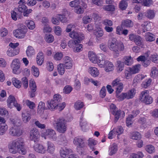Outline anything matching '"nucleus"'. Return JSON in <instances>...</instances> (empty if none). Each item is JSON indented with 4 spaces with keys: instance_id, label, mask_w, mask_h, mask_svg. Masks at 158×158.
<instances>
[{
    "instance_id": "b1692460",
    "label": "nucleus",
    "mask_w": 158,
    "mask_h": 158,
    "mask_svg": "<svg viewBox=\"0 0 158 158\" xmlns=\"http://www.w3.org/2000/svg\"><path fill=\"white\" fill-rule=\"evenodd\" d=\"M104 68L106 72H109L112 71L114 69V66L112 62L107 60L106 62Z\"/></svg>"
},
{
    "instance_id": "a878e982",
    "label": "nucleus",
    "mask_w": 158,
    "mask_h": 158,
    "mask_svg": "<svg viewBox=\"0 0 158 158\" xmlns=\"http://www.w3.org/2000/svg\"><path fill=\"white\" fill-rule=\"evenodd\" d=\"M48 103L47 106L49 109L52 110H54L56 109L57 103L52 100V99L50 101H48Z\"/></svg>"
},
{
    "instance_id": "f704fd0d",
    "label": "nucleus",
    "mask_w": 158,
    "mask_h": 158,
    "mask_svg": "<svg viewBox=\"0 0 158 158\" xmlns=\"http://www.w3.org/2000/svg\"><path fill=\"white\" fill-rule=\"evenodd\" d=\"M26 24L29 29H33L35 27L34 22L31 20H27L25 22Z\"/></svg>"
},
{
    "instance_id": "338daca9",
    "label": "nucleus",
    "mask_w": 158,
    "mask_h": 158,
    "mask_svg": "<svg viewBox=\"0 0 158 158\" xmlns=\"http://www.w3.org/2000/svg\"><path fill=\"white\" fill-rule=\"evenodd\" d=\"M72 88L70 86L66 85L63 89V92L66 94L70 93L72 90Z\"/></svg>"
},
{
    "instance_id": "a211bd4d",
    "label": "nucleus",
    "mask_w": 158,
    "mask_h": 158,
    "mask_svg": "<svg viewBox=\"0 0 158 158\" xmlns=\"http://www.w3.org/2000/svg\"><path fill=\"white\" fill-rule=\"evenodd\" d=\"M90 60L92 63L96 64L98 62V59L94 53L92 51H89L88 54Z\"/></svg>"
},
{
    "instance_id": "2eb2a0df",
    "label": "nucleus",
    "mask_w": 158,
    "mask_h": 158,
    "mask_svg": "<svg viewBox=\"0 0 158 158\" xmlns=\"http://www.w3.org/2000/svg\"><path fill=\"white\" fill-rule=\"evenodd\" d=\"M112 113L114 116V121L115 123H116L118 120L121 114H122L123 117L124 116V112L121 110H118V109L113 112Z\"/></svg>"
},
{
    "instance_id": "c756f323",
    "label": "nucleus",
    "mask_w": 158,
    "mask_h": 158,
    "mask_svg": "<svg viewBox=\"0 0 158 158\" xmlns=\"http://www.w3.org/2000/svg\"><path fill=\"white\" fill-rule=\"evenodd\" d=\"M151 71L150 76L152 77L155 78L158 77V69L157 68L153 67Z\"/></svg>"
},
{
    "instance_id": "473e14b6",
    "label": "nucleus",
    "mask_w": 158,
    "mask_h": 158,
    "mask_svg": "<svg viewBox=\"0 0 158 158\" xmlns=\"http://www.w3.org/2000/svg\"><path fill=\"white\" fill-rule=\"evenodd\" d=\"M97 142L94 139L89 138L88 140V145L90 148L92 150H95V148L94 146L97 144Z\"/></svg>"
},
{
    "instance_id": "423d86ee",
    "label": "nucleus",
    "mask_w": 158,
    "mask_h": 158,
    "mask_svg": "<svg viewBox=\"0 0 158 158\" xmlns=\"http://www.w3.org/2000/svg\"><path fill=\"white\" fill-rule=\"evenodd\" d=\"M27 31V29L26 27L25 26H23L22 27L14 30L13 31V34L16 38L22 39L25 37Z\"/></svg>"
},
{
    "instance_id": "f03ea898",
    "label": "nucleus",
    "mask_w": 158,
    "mask_h": 158,
    "mask_svg": "<svg viewBox=\"0 0 158 158\" xmlns=\"http://www.w3.org/2000/svg\"><path fill=\"white\" fill-rule=\"evenodd\" d=\"M66 121L64 118L61 117L58 118L57 120H55L53 124L56 127L57 130L60 133H64L66 130Z\"/></svg>"
},
{
    "instance_id": "58836bf2",
    "label": "nucleus",
    "mask_w": 158,
    "mask_h": 158,
    "mask_svg": "<svg viewBox=\"0 0 158 158\" xmlns=\"http://www.w3.org/2000/svg\"><path fill=\"white\" fill-rule=\"evenodd\" d=\"M117 71L118 72H121L123 69L124 66V62L120 60H118L117 61Z\"/></svg>"
},
{
    "instance_id": "4468645a",
    "label": "nucleus",
    "mask_w": 158,
    "mask_h": 158,
    "mask_svg": "<svg viewBox=\"0 0 158 158\" xmlns=\"http://www.w3.org/2000/svg\"><path fill=\"white\" fill-rule=\"evenodd\" d=\"M72 152V150L65 147L61 148L60 150V154L62 158H66L67 156Z\"/></svg>"
},
{
    "instance_id": "864d4df0",
    "label": "nucleus",
    "mask_w": 158,
    "mask_h": 158,
    "mask_svg": "<svg viewBox=\"0 0 158 158\" xmlns=\"http://www.w3.org/2000/svg\"><path fill=\"white\" fill-rule=\"evenodd\" d=\"M12 123L15 125V127H19L21 125V121L20 119L15 118L11 120Z\"/></svg>"
},
{
    "instance_id": "69168bd1",
    "label": "nucleus",
    "mask_w": 158,
    "mask_h": 158,
    "mask_svg": "<svg viewBox=\"0 0 158 158\" xmlns=\"http://www.w3.org/2000/svg\"><path fill=\"white\" fill-rule=\"evenodd\" d=\"M83 45L81 44L77 45L73 48V51L75 52H79L82 50Z\"/></svg>"
},
{
    "instance_id": "ea45409f",
    "label": "nucleus",
    "mask_w": 158,
    "mask_h": 158,
    "mask_svg": "<svg viewBox=\"0 0 158 158\" xmlns=\"http://www.w3.org/2000/svg\"><path fill=\"white\" fill-rule=\"evenodd\" d=\"M12 82L16 87L18 88H20L22 83L19 80L15 78H13L12 79Z\"/></svg>"
},
{
    "instance_id": "dca6fc26",
    "label": "nucleus",
    "mask_w": 158,
    "mask_h": 158,
    "mask_svg": "<svg viewBox=\"0 0 158 158\" xmlns=\"http://www.w3.org/2000/svg\"><path fill=\"white\" fill-rule=\"evenodd\" d=\"M88 71L91 75L94 77L98 76L99 74V70L95 67H90L89 68Z\"/></svg>"
},
{
    "instance_id": "c9c22d12",
    "label": "nucleus",
    "mask_w": 158,
    "mask_h": 158,
    "mask_svg": "<svg viewBox=\"0 0 158 158\" xmlns=\"http://www.w3.org/2000/svg\"><path fill=\"white\" fill-rule=\"evenodd\" d=\"M124 63L127 65H131L133 63V59L131 56H125L124 57Z\"/></svg>"
},
{
    "instance_id": "6ab92c4d",
    "label": "nucleus",
    "mask_w": 158,
    "mask_h": 158,
    "mask_svg": "<svg viewBox=\"0 0 158 158\" xmlns=\"http://www.w3.org/2000/svg\"><path fill=\"white\" fill-rule=\"evenodd\" d=\"M73 143L77 147L83 148L84 146V142L83 139L77 137L75 138L73 140Z\"/></svg>"
},
{
    "instance_id": "a18cd8bd",
    "label": "nucleus",
    "mask_w": 158,
    "mask_h": 158,
    "mask_svg": "<svg viewBox=\"0 0 158 158\" xmlns=\"http://www.w3.org/2000/svg\"><path fill=\"white\" fill-rule=\"evenodd\" d=\"M80 3L79 0H74L70 2L69 5L71 7L76 8L80 5Z\"/></svg>"
},
{
    "instance_id": "774afa93",
    "label": "nucleus",
    "mask_w": 158,
    "mask_h": 158,
    "mask_svg": "<svg viewBox=\"0 0 158 158\" xmlns=\"http://www.w3.org/2000/svg\"><path fill=\"white\" fill-rule=\"evenodd\" d=\"M26 103L27 106L30 109H33L35 107V104L33 102H31L28 100L26 101Z\"/></svg>"
},
{
    "instance_id": "72a5a7b5",
    "label": "nucleus",
    "mask_w": 158,
    "mask_h": 158,
    "mask_svg": "<svg viewBox=\"0 0 158 158\" xmlns=\"http://www.w3.org/2000/svg\"><path fill=\"white\" fill-rule=\"evenodd\" d=\"M150 23H148L147 22H144L141 25L142 29L143 32L144 33L146 31L149 30L151 28L150 27Z\"/></svg>"
},
{
    "instance_id": "0e129e2a",
    "label": "nucleus",
    "mask_w": 158,
    "mask_h": 158,
    "mask_svg": "<svg viewBox=\"0 0 158 158\" xmlns=\"http://www.w3.org/2000/svg\"><path fill=\"white\" fill-rule=\"evenodd\" d=\"M103 8L106 10L113 11L114 10V6L113 5H108L103 6Z\"/></svg>"
},
{
    "instance_id": "aec40b11",
    "label": "nucleus",
    "mask_w": 158,
    "mask_h": 158,
    "mask_svg": "<svg viewBox=\"0 0 158 158\" xmlns=\"http://www.w3.org/2000/svg\"><path fill=\"white\" fill-rule=\"evenodd\" d=\"M8 149L9 152L13 154H15L18 152H19V150L15 145L14 144L12 141L11 142L9 143Z\"/></svg>"
},
{
    "instance_id": "e433bc0d",
    "label": "nucleus",
    "mask_w": 158,
    "mask_h": 158,
    "mask_svg": "<svg viewBox=\"0 0 158 158\" xmlns=\"http://www.w3.org/2000/svg\"><path fill=\"white\" fill-rule=\"evenodd\" d=\"M144 156L143 153L141 152H138L137 153H132L129 158H142Z\"/></svg>"
},
{
    "instance_id": "5fc2aeb1",
    "label": "nucleus",
    "mask_w": 158,
    "mask_h": 158,
    "mask_svg": "<svg viewBox=\"0 0 158 158\" xmlns=\"http://www.w3.org/2000/svg\"><path fill=\"white\" fill-rule=\"evenodd\" d=\"M84 38V34L81 32H79L78 35L77 36L75 41H77V43H80V42Z\"/></svg>"
},
{
    "instance_id": "e2e57ef3",
    "label": "nucleus",
    "mask_w": 158,
    "mask_h": 158,
    "mask_svg": "<svg viewBox=\"0 0 158 158\" xmlns=\"http://www.w3.org/2000/svg\"><path fill=\"white\" fill-rule=\"evenodd\" d=\"M80 125L81 128L82 130L83 131H85L87 129V123L86 122H83V120L81 118L80 121Z\"/></svg>"
},
{
    "instance_id": "2f4dec72",
    "label": "nucleus",
    "mask_w": 158,
    "mask_h": 158,
    "mask_svg": "<svg viewBox=\"0 0 158 158\" xmlns=\"http://www.w3.org/2000/svg\"><path fill=\"white\" fill-rule=\"evenodd\" d=\"M8 127L5 123H0V135H3L7 130Z\"/></svg>"
},
{
    "instance_id": "f257e3e1",
    "label": "nucleus",
    "mask_w": 158,
    "mask_h": 158,
    "mask_svg": "<svg viewBox=\"0 0 158 158\" xmlns=\"http://www.w3.org/2000/svg\"><path fill=\"white\" fill-rule=\"evenodd\" d=\"M108 45L109 49L114 52L115 56L116 57L118 56L119 52L123 51L124 49V46L123 42L118 41L116 38L114 37L109 39Z\"/></svg>"
},
{
    "instance_id": "c85d7f7f",
    "label": "nucleus",
    "mask_w": 158,
    "mask_h": 158,
    "mask_svg": "<svg viewBox=\"0 0 158 158\" xmlns=\"http://www.w3.org/2000/svg\"><path fill=\"white\" fill-rule=\"evenodd\" d=\"M133 25V23L129 19L123 20L122 22L121 26L122 27H132Z\"/></svg>"
},
{
    "instance_id": "4be33fe9",
    "label": "nucleus",
    "mask_w": 158,
    "mask_h": 158,
    "mask_svg": "<svg viewBox=\"0 0 158 158\" xmlns=\"http://www.w3.org/2000/svg\"><path fill=\"white\" fill-rule=\"evenodd\" d=\"M118 150V146L116 144H112L109 148V154L112 156L115 154Z\"/></svg>"
},
{
    "instance_id": "603ef678",
    "label": "nucleus",
    "mask_w": 158,
    "mask_h": 158,
    "mask_svg": "<svg viewBox=\"0 0 158 158\" xmlns=\"http://www.w3.org/2000/svg\"><path fill=\"white\" fill-rule=\"evenodd\" d=\"M145 15L148 18L152 19L155 16V13L153 10H149L147 11Z\"/></svg>"
},
{
    "instance_id": "cd10ccee",
    "label": "nucleus",
    "mask_w": 158,
    "mask_h": 158,
    "mask_svg": "<svg viewBox=\"0 0 158 158\" xmlns=\"http://www.w3.org/2000/svg\"><path fill=\"white\" fill-rule=\"evenodd\" d=\"M145 38L147 41L152 42L155 39V36L153 34L150 32H147L145 34Z\"/></svg>"
},
{
    "instance_id": "1a4fd4ad",
    "label": "nucleus",
    "mask_w": 158,
    "mask_h": 158,
    "mask_svg": "<svg viewBox=\"0 0 158 158\" xmlns=\"http://www.w3.org/2000/svg\"><path fill=\"white\" fill-rule=\"evenodd\" d=\"M39 132L36 128L32 129L30 133V138L31 141L37 142L39 141Z\"/></svg>"
},
{
    "instance_id": "9d476101",
    "label": "nucleus",
    "mask_w": 158,
    "mask_h": 158,
    "mask_svg": "<svg viewBox=\"0 0 158 158\" xmlns=\"http://www.w3.org/2000/svg\"><path fill=\"white\" fill-rule=\"evenodd\" d=\"M44 138H49L53 140L56 139V136L54 130L52 129H47L44 132Z\"/></svg>"
},
{
    "instance_id": "37998d69",
    "label": "nucleus",
    "mask_w": 158,
    "mask_h": 158,
    "mask_svg": "<svg viewBox=\"0 0 158 158\" xmlns=\"http://www.w3.org/2000/svg\"><path fill=\"white\" fill-rule=\"evenodd\" d=\"M44 38L46 41L48 43L52 42L54 40V37L51 34L46 35Z\"/></svg>"
},
{
    "instance_id": "6e6d98bb",
    "label": "nucleus",
    "mask_w": 158,
    "mask_h": 158,
    "mask_svg": "<svg viewBox=\"0 0 158 158\" xmlns=\"http://www.w3.org/2000/svg\"><path fill=\"white\" fill-rule=\"evenodd\" d=\"M63 57V54L61 52H58L55 53L53 57L56 60H61Z\"/></svg>"
},
{
    "instance_id": "393cba45",
    "label": "nucleus",
    "mask_w": 158,
    "mask_h": 158,
    "mask_svg": "<svg viewBox=\"0 0 158 158\" xmlns=\"http://www.w3.org/2000/svg\"><path fill=\"white\" fill-rule=\"evenodd\" d=\"M19 52V49H14L12 48H9L7 51V55L9 56H13L17 55Z\"/></svg>"
},
{
    "instance_id": "ddd939ff",
    "label": "nucleus",
    "mask_w": 158,
    "mask_h": 158,
    "mask_svg": "<svg viewBox=\"0 0 158 158\" xmlns=\"http://www.w3.org/2000/svg\"><path fill=\"white\" fill-rule=\"evenodd\" d=\"M34 148L35 150L38 153L44 154L46 152L45 148L42 144H35L34 146Z\"/></svg>"
},
{
    "instance_id": "de8ad7c7",
    "label": "nucleus",
    "mask_w": 158,
    "mask_h": 158,
    "mask_svg": "<svg viewBox=\"0 0 158 158\" xmlns=\"http://www.w3.org/2000/svg\"><path fill=\"white\" fill-rule=\"evenodd\" d=\"M29 86L31 90L33 92H35L36 90V86L35 82L33 80L29 81Z\"/></svg>"
},
{
    "instance_id": "412c9836",
    "label": "nucleus",
    "mask_w": 158,
    "mask_h": 158,
    "mask_svg": "<svg viewBox=\"0 0 158 158\" xmlns=\"http://www.w3.org/2000/svg\"><path fill=\"white\" fill-rule=\"evenodd\" d=\"M44 60L43 53L41 52H39L36 58L37 64L39 65H41L44 62Z\"/></svg>"
},
{
    "instance_id": "6e6552de",
    "label": "nucleus",
    "mask_w": 158,
    "mask_h": 158,
    "mask_svg": "<svg viewBox=\"0 0 158 158\" xmlns=\"http://www.w3.org/2000/svg\"><path fill=\"white\" fill-rule=\"evenodd\" d=\"M23 133V130L19 127L14 126L11 128L9 130V134L14 136H19Z\"/></svg>"
},
{
    "instance_id": "39448f33",
    "label": "nucleus",
    "mask_w": 158,
    "mask_h": 158,
    "mask_svg": "<svg viewBox=\"0 0 158 158\" xmlns=\"http://www.w3.org/2000/svg\"><path fill=\"white\" fill-rule=\"evenodd\" d=\"M129 39L134 41L136 45L141 47L143 45V38L139 35L131 33L129 35Z\"/></svg>"
},
{
    "instance_id": "c03bdc74",
    "label": "nucleus",
    "mask_w": 158,
    "mask_h": 158,
    "mask_svg": "<svg viewBox=\"0 0 158 158\" xmlns=\"http://www.w3.org/2000/svg\"><path fill=\"white\" fill-rule=\"evenodd\" d=\"M119 7L120 9L123 10H125L127 8V3L126 0L121 1L119 4Z\"/></svg>"
},
{
    "instance_id": "f8f14e48",
    "label": "nucleus",
    "mask_w": 158,
    "mask_h": 158,
    "mask_svg": "<svg viewBox=\"0 0 158 158\" xmlns=\"http://www.w3.org/2000/svg\"><path fill=\"white\" fill-rule=\"evenodd\" d=\"M31 118V114L29 111H25L22 113V119L24 123H27Z\"/></svg>"
},
{
    "instance_id": "13d9d810",
    "label": "nucleus",
    "mask_w": 158,
    "mask_h": 158,
    "mask_svg": "<svg viewBox=\"0 0 158 158\" xmlns=\"http://www.w3.org/2000/svg\"><path fill=\"white\" fill-rule=\"evenodd\" d=\"M53 101L57 103L61 101L62 98L60 95L59 94H56L54 95L53 99H52Z\"/></svg>"
},
{
    "instance_id": "4d7b16f0",
    "label": "nucleus",
    "mask_w": 158,
    "mask_h": 158,
    "mask_svg": "<svg viewBox=\"0 0 158 158\" xmlns=\"http://www.w3.org/2000/svg\"><path fill=\"white\" fill-rule=\"evenodd\" d=\"M121 83L120 78H118L114 79L112 81V86L113 88H114V87H116L117 85H119H119H120V84Z\"/></svg>"
},
{
    "instance_id": "5701e85b",
    "label": "nucleus",
    "mask_w": 158,
    "mask_h": 158,
    "mask_svg": "<svg viewBox=\"0 0 158 158\" xmlns=\"http://www.w3.org/2000/svg\"><path fill=\"white\" fill-rule=\"evenodd\" d=\"M47 151L50 153L52 154L55 150V147L54 144L50 141H48L47 143Z\"/></svg>"
},
{
    "instance_id": "0eeeda50",
    "label": "nucleus",
    "mask_w": 158,
    "mask_h": 158,
    "mask_svg": "<svg viewBox=\"0 0 158 158\" xmlns=\"http://www.w3.org/2000/svg\"><path fill=\"white\" fill-rule=\"evenodd\" d=\"M11 67L14 73L18 74L20 73V62L18 59H15L13 60Z\"/></svg>"
},
{
    "instance_id": "bb28decb",
    "label": "nucleus",
    "mask_w": 158,
    "mask_h": 158,
    "mask_svg": "<svg viewBox=\"0 0 158 158\" xmlns=\"http://www.w3.org/2000/svg\"><path fill=\"white\" fill-rule=\"evenodd\" d=\"M130 138L134 140H139L141 138V135L139 133L136 131L132 132L130 133Z\"/></svg>"
},
{
    "instance_id": "680f3d73",
    "label": "nucleus",
    "mask_w": 158,
    "mask_h": 158,
    "mask_svg": "<svg viewBox=\"0 0 158 158\" xmlns=\"http://www.w3.org/2000/svg\"><path fill=\"white\" fill-rule=\"evenodd\" d=\"M22 83L23 85V87L25 88H27L28 86V80L26 77H24L22 78Z\"/></svg>"
},
{
    "instance_id": "a19ab883",
    "label": "nucleus",
    "mask_w": 158,
    "mask_h": 158,
    "mask_svg": "<svg viewBox=\"0 0 158 158\" xmlns=\"http://www.w3.org/2000/svg\"><path fill=\"white\" fill-rule=\"evenodd\" d=\"M83 106V103L80 101H78L75 103L74 107L76 110H77L82 108Z\"/></svg>"
},
{
    "instance_id": "20e7f679",
    "label": "nucleus",
    "mask_w": 158,
    "mask_h": 158,
    "mask_svg": "<svg viewBox=\"0 0 158 158\" xmlns=\"http://www.w3.org/2000/svg\"><path fill=\"white\" fill-rule=\"evenodd\" d=\"M135 94V90L134 89H132L127 93H123L120 95H117V98H118L120 101H122L125 98L131 99L134 97Z\"/></svg>"
},
{
    "instance_id": "7ed1b4c3",
    "label": "nucleus",
    "mask_w": 158,
    "mask_h": 158,
    "mask_svg": "<svg viewBox=\"0 0 158 158\" xmlns=\"http://www.w3.org/2000/svg\"><path fill=\"white\" fill-rule=\"evenodd\" d=\"M12 142L19 150V153L23 155L26 153V151L24 148L23 141L22 139H18L13 141Z\"/></svg>"
},
{
    "instance_id": "49530a36",
    "label": "nucleus",
    "mask_w": 158,
    "mask_h": 158,
    "mask_svg": "<svg viewBox=\"0 0 158 158\" xmlns=\"http://www.w3.org/2000/svg\"><path fill=\"white\" fill-rule=\"evenodd\" d=\"M146 151L149 153H153L155 152V149L152 145H147L146 147Z\"/></svg>"
},
{
    "instance_id": "f3484780",
    "label": "nucleus",
    "mask_w": 158,
    "mask_h": 158,
    "mask_svg": "<svg viewBox=\"0 0 158 158\" xmlns=\"http://www.w3.org/2000/svg\"><path fill=\"white\" fill-rule=\"evenodd\" d=\"M7 101V106L10 109L13 107L14 103L17 102L14 97L11 95L9 96Z\"/></svg>"
},
{
    "instance_id": "9b49d317",
    "label": "nucleus",
    "mask_w": 158,
    "mask_h": 158,
    "mask_svg": "<svg viewBox=\"0 0 158 158\" xmlns=\"http://www.w3.org/2000/svg\"><path fill=\"white\" fill-rule=\"evenodd\" d=\"M149 91L148 90H145L141 92L139 97L140 100L143 103H149L146 99L147 98H149V100L151 101V97L149 95Z\"/></svg>"
},
{
    "instance_id": "bf43d9fd",
    "label": "nucleus",
    "mask_w": 158,
    "mask_h": 158,
    "mask_svg": "<svg viewBox=\"0 0 158 158\" xmlns=\"http://www.w3.org/2000/svg\"><path fill=\"white\" fill-rule=\"evenodd\" d=\"M107 61V60L102 59L101 60L100 59H99L98 60V62L97 63L98 64V65L100 68H104L106 62Z\"/></svg>"
},
{
    "instance_id": "052dcab7",
    "label": "nucleus",
    "mask_w": 158,
    "mask_h": 158,
    "mask_svg": "<svg viewBox=\"0 0 158 158\" xmlns=\"http://www.w3.org/2000/svg\"><path fill=\"white\" fill-rule=\"evenodd\" d=\"M92 20V18H91V16H85L82 19L83 23L85 24H87L88 23L90 22Z\"/></svg>"
},
{
    "instance_id": "8fccbe9b",
    "label": "nucleus",
    "mask_w": 158,
    "mask_h": 158,
    "mask_svg": "<svg viewBox=\"0 0 158 158\" xmlns=\"http://www.w3.org/2000/svg\"><path fill=\"white\" fill-rule=\"evenodd\" d=\"M64 67L62 64H60L58 66L57 70L59 73L62 75L64 74L65 71Z\"/></svg>"
},
{
    "instance_id": "4c0bfd02",
    "label": "nucleus",
    "mask_w": 158,
    "mask_h": 158,
    "mask_svg": "<svg viewBox=\"0 0 158 158\" xmlns=\"http://www.w3.org/2000/svg\"><path fill=\"white\" fill-rule=\"evenodd\" d=\"M26 52L28 56H30L35 54V51L32 47L29 46L27 48Z\"/></svg>"
},
{
    "instance_id": "7c9ffc66",
    "label": "nucleus",
    "mask_w": 158,
    "mask_h": 158,
    "mask_svg": "<svg viewBox=\"0 0 158 158\" xmlns=\"http://www.w3.org/2000/svg\"><path fill=\"white\" fill-rule=\"evenodd\" d=\"M141 65L137 64L133 66L132 68H130L129 70L133 74H135L138 73L140 70Z\"/></svg>"
},
{
    "instance_id": "79ce46f5",
    "label": "nucleus",
    "mask_w": 158,
    "mask_h": 158,
    "mask_svg": "<svg viewBox=\"0 0 158 158\" xmlns=\"http://www.w3.org/2000/svg\"><path fill=\"white\" fill-rule=\"evenodd\" d=\"M120 84V85H117L116 87L113 88L115 89H116V93L117 97V95H118V94L122 91L123 89V84L121 83Z\"/></svg>"
},
{
    "instance_id": "3c124183",
    "label": "nucleus",
    "mask_w": 158,
    "mask_h": 158,
    "mask_svg": "<svg viewBox=\"0 0 158 158\" xmlns=\"http://www.w3.org/2000/svg\"><path fill=\"white\" fill-rule=\"evenodd\" d=\"M27 9V7L24 4L19 5L18 8V11L21 13H23V14L25 12Z\"/></svg>"
},
{
    "instance_id": "09e8293b",
    "label": "nucleus",
    "mask_w": 158,
    "mask_h": 158,
    "mask_svg": "<svg viewBox=\"0 0 158 158\" xmlns=\"http://www.w3.org/2000/svg\"><path fill=\"white\" fill-rule=\"evenodd\" d=\"M114 131V134L116 135H119L122 134L123 131V129L121 126H118L117 128H114L113 129Z\"/></svg>"
}]
</instances>
